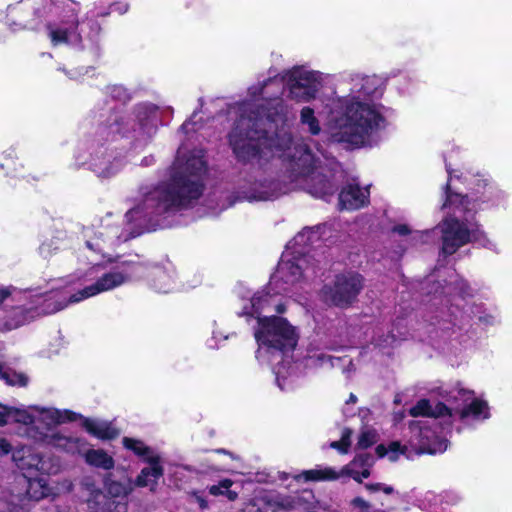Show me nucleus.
Instances as JSON below:
<instances>
[{"label":"nucleus","mask_w":512,"mask_h":512,"mask_svg":"<svg viewBox=\"0 0 512 512\" xmlns=\"http://www.w3.org/2000/svg\"><path fill=\"white\" fill-rule=\"evenodd\" d=\"M287 86L289 98L307 102L315 98L321 87V74L295 66L283 76L270 77L262 84L249 88L251 97L261 96L262 103H245L244 114L229 134V143L236 157L249 161L262 153V146L283 151L293 180L302 179L312 196L326 198L336 191L333 169L312 154L307 143H293L290 134L281 131L275 138L269 136L272 123L284 121L287 110L278 99Z\"/></svg>","instance_id":"1"},{"label":"nucleus","mask_w":512,"mask_h":512,"mask_svg":"<svg viewBox=\"0 0 512 512\" xmlns=\"http://www.w3.org/2000/svg\"><path fill=\"white\" fill-rule=\"evenodd\" d=\"M28 495L34 500H40L49 495V488L42 484L41 481L30 483Z\"/></svg>","instance_id":"29"},{"label":"nucleus","mask_w":512,"mask_h":512,"mask_svg":"<svg viewBox=\"0 0 512 512\" xmlns=\"http://www.w3.org/2000/svg\"><path fill=\"white\" fill-rule=\"evenodd\" d=\"M98 293H99L98 289L94 284L87 286V287L83 288L82 290H79L78 292L71 295L67 301L56 302L55 307L51 310V312L59 311V310L63 309L64 307H66L67 304H69V303H77L81 300H84L86 298L94 296Z\"/></svg>","instance_id":"20"},{"label":"nucleus","mask_w":512,"mask_h":512,"mask_svg":"<svg viewBox=\"0 0 512 512\" xmlns=\"http://www.w3.org/2000/svg\"><path fill=\"white\" fill-rule=\"evenodd\" d=\"M233 482L230 479H223L218 484H214L208 487L209 494L212 496H226L230 501L237 498V493L232 491L230 488Z\"/></svg>","instance_id":"23"},{"label":"nucleus","mask_w":512,"mask_h":512,"mask_svg":"<svg viewBox=\"0 0 512 512\" xmlns=\"http://www.w3.org/2000/svg\"><path fill=\"white\" fill-rule=\"evenodd\" d=\"M374 459L370 454L364 453L357 455L347 465L340 469L332 467H318L303 472L305 480H342L353 479L357 483H362L363 479L370 476V469L373 466Z\"/></svg>","instance_id":"8"},{"label":"nucleus","mask_w":512,"mask_h":512,"mask_svg":"<svg viewBox=\"0 0 512 512\" xmlns=\"http://www.w3.org/2000/svg\"><path fill=\"white\" fill-rule=\"evenodd\" d=\"M275 181H263L255 183L249 195L246 196L248 200H271L278 197L281 191Z\"/></svg>","instance_id":"14"},{"label":"nucleus","mask_w":512,"mask_h":512,"mask_svg":"<svg viewBox=\"0 0 512 512\" xmlns=\"http://www.w3.org/2000/svg\"><path fill=\"white\" fill-rule=\"evenodd\" d=\"M376 448L382 449V448H386V447L383 444H379L376 446Z\"/></svg>","instance_id":"54"},{"label":"nucleus","mask_w":512,"mask_h":512,"mask_svg":"<svg viewBox=\"0 0 512 512\" xmlns=\"http://www.w3.org/2000/svg\"><path fill=\"white\" fill-rule=\"evenodd\" d=\"M143 208H140V206L134 207L131 211H134L135 213L139 210H142Z\"/></svg>","instance_id":"51"},{"label":"nucleus","mask_w":512,"mask_h":512,"mask_svg":"<svg viewBox=\"0 0 512 512\" xmlns=\"http://www.w3.org/2000/svg\"><path fill=\"white\" fill-rule=\"evenodd\" d=\"M286 290L287 288L283 286L273 295L265 291L257 292L251 299L252 312H245L257 318L259 328L255 331V338L259 344L256 355L258 359L262 357L263 351L269 354L283 353L293 350L297 344L295 328L285 318L275 315L262 316L264 312H284L277 294Z\"/></svg>","instance_id":"3"},{"label":"nucleus","mask_w":512,"mask_h":512,"mask_svg":"<svg viewBox=\"0 0 512 512\" xmlns=\"http://www.w3.org/2000/svg\"><path fill=\"white\" fill-rule=\"evenodd\" d=\"M27 314V310L21 307L16 308L13 311L12 317H8L0 329L5 331L17 329L18 327L24 325L28 321Z\"/></svg>","instance_id":"22"},{"label":"nucleus","mask_w":512,"mask_h":512,"mask_svg":"<svg viewBox=\"0 0 512 512\" xmlns=\"http://www.w3.org/2000/svg\"><path fill=\"white\" fill-rule=\"evenodd\" d=\"M364 287V278L357 272H346L335 277L332 284L324 285L320 299L329 306L347 308L358 298Z\"/></svg>","instance_id":"7"},{"label":"nucleus","mask_w":512,"mask_h":512,"mask_svg":"<svg viewBox=\"0 0 512 512\" xmlns=\"http://www.w3.org/2000/svg\"><path fill=\"white\" fill-rule=\"evenodd\" d=\"M192 497L199 504L201 509H206L207 508L206 500L198 492H193L192 493Z\"/></svg>","instance_id":"42"},{"label":"nucleus","mask_w":512,"mask_h":512,"mask_svg":"<svg viewBox=\"0 0 512 512\" xmlns=\"http://www.w3.org/2000/svg\"><path fill=\"white\" fill-rule=\"evenodd\" d=\"M431 405L429 400L421 399L409 410L412 417H430Z\"/></svg>","instance_id":"30"},{"label":"nucleus","mask_w":512,"mask_h":512,"mask_svg":"<svg viewBox=\"0 0 512 512\" xmlns=\"http://www.w3.org/2000/svg\"><path fill=\"white\" fill-rule=\"evenodd\" d=\"M83 456L89 465L97 468L108 470L114 466L113 458L105 450H85Z\"/></svg>","instance_id":"17"},{"label":"nucleus","mask_w":512,"mask_h":512,"mask_svg":"<svg viewBox=\"0 0 512 512\" xmlns=\"http://www.w3.org/2000/svg\"><path fill=\"white\" fill-rule=\"evenodd\" d=\"M383 123L384 118L374 105L353 96L345 101L343 113L331 118L329 129L335 142L360 146L366 143Z\"/></svg>","instance_id":"4"},{"label":"nucleus","mask_w":512,"mask_h":512,"mask_svg":"<svg viewBox=\"0 0 512 512\" xmlns=\"http://www.w3.org/2000/svg\"><path fill=\"white\" fill-rule=\"evenodd\" d=\"M309 360L314 365H323L325 363H329L331 367H335L337 364H339L342 359L341 358H334L332 356H327L325 354H319L317 356H311L309 357Z\"/></svg>","instance_id":"33"},{"label":"nucleus","mask_w":512,"mask_h":512,"mask_svg":"<svg viewBox=\"0 0 512 512\" xmlns=\"http://www.w3.org/2000/svg\"><path fill=\"white\" fill-rule=\"evenodd\" d=\"M352 505L355 506V507L360 508L362 511H367L370 508L369 503L366 502L361 497H356L355 499H353L352 500Z\"/></svg>","instance_id":"40"},{"label":"nucleus","mask_w":512,"mask_h":512,"mask_svg":"<svg viewBox=\"0 0 512 512\" xmlns=\"http://www.w3.org/2000/svg\"><path fill=\"white\" fill-rule=\"evenodd\" d=\"M452 416V410L444 403L438 402L434 407L431 406L430 417Z\"/></svg>","instance_id":"34"},{"label":"nucleus","mask_w":512,"mask_h":512,"mask_svg":"<svg viewBox=\"0 0 512 512\" xmlns=\"http://www.w3.org/2000/svg\"><path fill=\"white\" fill-rule=\"evenodd\" d=\"M364 487L366 490H368L369 492H372V493L378 492V491H383L385 494H391L394 491L393 487H391L389 485H384L381 483H374V484L367 483L364 485Z\"/></svg>","instance_id":"36"},{"label":"nucleus","mask_w":512,"mask_h":512,"mask_svg":"<svg viewBox=\"0 0 512 512\" xmlns=\"http://www.w3.org/2000/svg\"><path fill=\"white\" fill-rule=\"evenodd\" d=\"M205 173L206 162L202 150L191 152L187 158L182 157L179 150L171 169L170 182L144 193V208L166 212L189 205L201 196Z\"/></svg>","instance_id":"2"},{"label":"nucleus","mask_w":512,"mask_h":512,"mask_svg":"<svg viewBox=\"0 0 512 512\" xmlns=\"http://www.w3.org/2000/svg\"><path fill=\"white\" fill-rule=\"evenodd\" d=\"M33 410L36 412V424L39 425V431H43L48 434L66 433L75 437L72 433L55 430L54 427L66 421H74L77 418H81L83 428H85L88 433L99 439L112 440L119 436V430L112 423L107 421L83 418L82 416L68 410L60 411L53 408L40 409L38 407H33Z\"/></svg>","instance_id":"5"},{"label":"nucleus","mask_w":512,"mask_h":512,"mask_svg":"<svg viewBox=\"0 0 512 512\" xmlns=\"http://www.w3.org/2000/svg\"><path fill=\"white\" fill-rule=\"evenodd\" d=\"M106 489L107 493L115 498L125 496L127 493L126 487L122 483L109 479L106 481Z\"/></svg>","instance_id":"32"},{"label":"nucleus","mask_w":512,"mask_h":512,"mask_svg":"<svg viewBox=\"0 0 512 512\" xmlns=\"http://www.w3.org/2000/svg\"><path fill=\"white\" fill-rule=\"evenodd\" d=\"M301 123L307 125L309 128V132L312 135L319 134L321 128L319 126V122L317 118L314 116V111L310 107H304L301 110Z\"/></svg>","instance_id":"25"},{"label":"nucleus","mask_w":512,"mask_h":512,"mask_svg":"<svg viewBox=\"0 0 512 512\" xmlns=\"http://www.w3.org/2000/svg\"><path fill=\"white\" fill-rule=\"evenodd\" d=\"M131 214H132V211L130 210V215H131ZM129 221H132V218H131V217L129 218Z\"/></svg>","instance_id":"56"},{"label":"nucleus","mask_w":512,"mask_h":512,"mask_svg":"<svg viewBox=\"0 0 512 512\" xmlns=\"http://www.w3.org/2000/svg\"><path fill=\"white\" fill-rule=\"evenodd\" d=\"M448 401L458 402L461 400L463 407L456 412L461 420L472 417L475 420H485L490 417L488 403L474 397V391L460 388L457 394L450 395Z\"/></svg>","instance_id":"12"},{"label":"nucleus","mask_w":512,"mask_h":512,"mask_svg":"<svg viewBox=\"0 0 512 512\" xmlns=\"http://www.w3.org/2000/svg\"><path fill=\"white\" fill-rule=\"evenodd\" d=\"M127 504L122 502H117L113 512H127Z\"/></svg>","instance_id":"43"},{"label":"nucleus","mask_w":512,"mask_h":512,"mask_svg":"<svg viewBox=\"0 0 512 512\" xmlns=\"http://www.w3.org/2000/svg\"><path fill=\"white\" fill-rule=\"evenodd\" d=\"M124 167L123 163H120L117 160L110 162L105 168H100L97 165L95 166L94 171L98 174V176L102 178H109L115 175L121 168Z\"/></svg>","instance_id":"31"},{"label":"nucleus","mask_w":512,"mask_h":512,"mask_svg":"<svg viewBox=\"0 0 512 512\" xmlns=\"http://www.w3.org/2000/svg\"><path fill=\"white\" fill-rule=\"evenodd\" d=\"M52 42L57 45L59 43L67 42V31L66 30H52L50 33Z\"/></svg>","instance_id":"37"},{"label":"nucleus","mask_w":512,"mask_h":512,"mask_svg":"<svg viewBox=\"0 0 512 512\" xmlns=\"http://www.w3.org/2000/svg\"><path fill=\"white\" fill-rule=\"evenodd\" d=\"M378 438L379 435L376 430L363 429L358 439V448H369L377 443Z\"/></svg>","instance_id":"28"},{"label":"nucleus","mask_w":512,"mask_h":512,"mask_svg":"<svg viewBox=\"0 0 512 512\" xmlns=\"http://www.w3.org/2000/svg\"><path fill=\"white\" fill-rule=\"evenodd\" d=\"M312 236H315V233L310 229H305L294 237V245L305 246L311 241Z\"/></svg>","instance_id":"35"},{"label":"nucleus","mask_w":512,"mask_h":512,"mask_svg":"<svg viewBox=\"0 0 512 512\" xmlns=\"http://www.w3.org/2000/svg\"><path fill=\"white\" fill-rule=\"evenodd\" d=\"M388 448L395 449V448H402V447L400 446V444L398 442H393L390 444V446Z\"/></svg>","instance_id":"47"},{"label":"nucleus","mask_w":512,"mask_h":512,"mask_svg":"<svg viewBox=\"0 0 512 512\" xmlns=\"http://www.w3.org/2000/svg\"><path fill=\"white\" fill-rule=\"evenodd\" d=\"M16 291V288L13 286H1L0 287V306L9 299L13 292Z\"/></svg>","instance_id":"38"},{"label":"nucleus","mask_w":512,"mask_h":512,"mask_svg":"<svg viewBox=\"0 0 512 512\" xmlns=\"http://www.w3.org/2000/svg\"><path fill=\"white\" fill-rule=\"evenodd\" d=\"M394 402H395V403H400V399L395 398Z\"/></svg>","instance_id":"55"},{"label":"nucleus","mask_w":512,"mask_h":512,"mask_svg":"<svg viewBox=\"0 0 512 512\" xmlns=\"http://www.w3.org/2000/svg\"><path fill=\"white\" fill-rule=\"evenodd\" d=\"M442 233V252L454 254L467 243L478 241L482 235L478 225L471 223L468 217L460 220L457 216L445 218L439 225Z\"/></svg>","instance_id":"9"},{"label":"nucleus","mask_w":512,"mask_h":512,"mask_svg":"<svg viewBox=\"0 0 512 512\" xmlns=\"http://www.w3.org/2000/svg\"><path fill=\"white\" fill-rule=\"evenodd\" d=\"M163 471L158 462H152L149 467L144 468L141 474L137 477L136 484L140 487H149L154 491L157 485V480L162 475Z\"/></svg>","instance_id":"15"},{"label":"nucleus","mask_w":512,"mask_h":512,"mask_svg":"<svg viewBox=\"0 0 512 512\" xmlns=\"http://www.w3.org/2000/svg\"><path fill=\"white\" fill-rule=\"evenodd\" d=\"M191 125V121H186L185 123L182 124L181 126V129L184 131V132H188L190 130L189 126Z\"/></svg>","instance_id":"45"},{"label":"nucleus","mask_w":512,"mask_h":512,"mask_svg":"<svg viewBox=\"0 0 512 512\" xmlns=\"http://www.w3.org/2000/svg\"><path fill=\"white\" fill-rule=\"evenodd\" d=\"M86 245H87L88 248L93 249V245H92V243L90 241H87Z\"/></svg>","instance_id":"52"},{"label":"nucleus","mask_w":512,"mask_h":512,"mask_svg":"<svg viewBox=\"0 0 512 512\" xmlns=\"http://www.w3.org/2000/svg\"><path fill=\"white\" fill-rule=\"evenodd\" d=\"M140 455H143L147 450H141V449H138L136 450Z\"/></svg>","instance_id":"53"},{"label":"nucleus","mask_w":512,"mask_h":512,"mask_svg":"<svg viewBox=\"0 0 512 512\" xmlns=\"http://www.w3.org/2000/svg\"><path fill=\"white\" fill-rule=\"evenodd\" d=\"M10 451L16 466L23 471L56 474L60 470V462L51 450H2L3 454H8Z\"/></svg>","instance_id":"10"},{"label":"nucleus","mask_w":512,"mask_h":512,"mask_svg":"<svg viewBox=\"0 0 512 512\" xmlns=\"http://www.w3.org/2000/svg\"><path fill=\"white\" fill-rule=\"evenodd\" d=\"M130 448H136V442L133 439L129 440Z\"/></svg>","instance_id":"49"},{"label":"nucleus","mask_w":512,"mask_h":512,"mask_svg":"<svg viewBox=\"0 0 512 512\" xmlns=\"http://www.w3.org/2000/svg\"><path fill=\"white\" fill-rule=\"evenodd\" d=\"M369 191L361 189L357 184L345 186L339 194V204L342 209L355 210L368 202Z\"/></svg>","instance_id":"13"},{"label":"nucleus","mask_w":512,"mask_h":512,"mask_svg":"<svg viewBox=\"0 0 512 512\" xmlns=\"http://www.w3.org/2000/svg\"><path fill=\"white\" fill-rule=\"evenodd\" d=\"M379 458H388L389 461L395 462L400 456H404L408 460H414L424 453L434 455L436 450H376Z\"/></svg>","instance_id":"18"},{"label":"nucleus","mask_w":512,"mask_h":512,"mask_svg":"<svg viewBox=\"0 0 512 512\" xmlns=\"http://www.w3.org/2000/svg\"><path fill=\"white\" fill-rule=\"evenodd\" d=\"M123 445L125 448H128V437L123 438Z\"/></svg>","instance_id":"50"},{"label":"nucleus","mask_w":512,"mask_h":512,"mask_svg":"<svg viewBox=\"0 0 512 512\" xmlns=\"http://www.w3.org/2000/svg\"><path fill=\"white\" fill-rule=\"evenodd\" d=\"M348 367L349 368L346 370L347 372L354 370L353 363L351 360H348Z\"/></svg>","instance_id":"48"},{"label":"nucleus","mask_w":512,"mask_h":512,"mask_svg":"<svg viewBox=\"0 0 512 512\" xmlns=\"http://www.w3.org/2000/svg\"><path fill=\"white\" fill-rule=\"evenodd\" d=\"M350 432L344 433L341 442L340 441H333L330 444V448L336 449V448H344L350 445L349 442Z\"/></svg>","instance_id":"39"},{"label":"nucleus","mask_w":512,"mask_h":512,"mask_svg":"<svg viewBox=\"0 0 512 512\" xmlns=\"http://www.w3.org/2000/svg\"><path fill=\"white\" fill-rule=\"evenodd\" d=\"M393 231L399 235H407L410 233V229L405 224L396 225L393 227Z\"/></svg>","instance_id":"41"},{"label":"nucleus","mask_w":512,"mask_h":512,"mask_svg":"<svg viewBox=\"0 0 512 512\" xmlns=\"http://www.w3.org/2000/svg\"><path fill=\"white\" fill-rule=\"evenodd\" d=\"M447 205H455L456 210H458L460 213L461 212L466 213L471 210L469 207L470 200L468 199V197L458 195V194H455V195L448 194L447 200H446L444 206H447Z\"/></svg>","instance_id":"27"},{"label":"nucleus","mask_w":512,"mask_h":512,"mask_svg":"<svg viewBox=\"0 0 512 512\" xmlns=\"http://www.w3.org/2000/svg\"><path fill=\"white\" fill-rule=\"evenodd\" d=\"M313 498L311 492H303L300 496L294 497L292 499H283L281 502V508L274 512H287V509H295L302 505L303 502H309V500Z\"/></svg>","instance_id":"26"},{"label":"nucleus","mask_w":512,"mask_h":512,"mask_svg":"<svg viewBox=\"0 0 512 512\" xmlns=\"http://www.w3.org/2000/svg\"><path fill=\"white\" fill-rule=\"evenodd\" d=\"M299 255L290 258L288 255H283L276 272L271 278L270 286L277 285L282 282L285 285H293L297 283L305 273L310 269V260L306 255Z\"/></svg>","instance_id":"11"},{"label":"nucleus","mask_w":512,"mask_h":512,"mask_svg":"<svg viewBox=\"0 0 512 512\" xmlns=\"http://www.w3.org/2000/svg\"><path fill=\"white\" fill-rule=\"evenodd\" d=\"M357 402V397L351 393L350 396H349V399L347 400V403H356Z\"/></svg>","instance_id":"46"},{"label":"nucleus","mask_w":512,"mask_h":512,"mask_svg":"<svg viewBox=\"0 0 512 512\" xmlns=\"http://www.w3.org/2000/svg\"><path fill=\"white\" fill-rule=\"evenodd\" d=\"M155 112V108L152 105H141L137 107L136 117L140 122V128L145 134H149L152 130V126H149L148 120Z\"/></svg>","instance_id":"24"},{"label":"nucleus","mask_w":512,"mask_h":512,"mask_svg":"<svg viewBox=\"0 0 512 512\" xmlns=\"http://www.w3.org/2000/svg\"><path fill=\"white\" fill-rule=\"evenodd\" d=\"M125 281V276L119 272H112L103 275L94 285L97 287L98 292L113 289Z\"/></svg>","instance_id":"21"},{"label":"nucleus","mask_w":512,"mask_h":512,"mask_svg":"<svg viewBox=\"0 0 512 512\" xmlns=\"http://www.w3.org/2000/svg\"><path fill=\"white\" fill-rule=\"evenodd\" d=\"M0 379L11 386L25 387L28 384V377L25 374L17 372L3 363H0Z\"/></svg>","instance_id":"19"},{"label":"nucleus","mask_w":512,"mask_h":512,"mask_svg":"<svg viewBox=\"0 0 512 512\" xmlns=\"http://www.w3.org/2000/svg\"><path fill=\"white\" fill-rule=\"evenodd\" d=\"M11 448V445L3 438H0V449Z\"/></svg>","instance_id":"44"},{"label":"nucleus","mask_w":512,"mask_h":512,"mask_svg":"<svg viewBox=\"0 0 512 512\" xmlns=\"http://www.w3.org/2000/svg\"><path fill=\"white\" fill-rule=\"evenodd\" d=\"M9 418L23 423L25 425V435L36 443L52 445L56 448H79L84 445L83 440L79 437H72L66 433L48 434L39 431V425L36 424V414L0 404V426L5 425Z\"/></svg>","instance_id":"6"},{"label":"nucleus","mask_w":512,"mask_h":512,"mask_svg":"<svg viewBox=\"0 0 512 512\" xmlns=\"http://www.w3.org/2000/svg\"><path fill=\"white\" fill-rule=\"evenodd\" d=\"M353 85L351 92L358 95L369 96L376 92L378 86V79L374 76H359L356 75L352 78Z\"/></svg>","instance_id":"16"}]
</instances>
